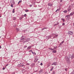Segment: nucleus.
I'll return each instance as SVG.
<instances>
[{
    "mask_svg": "<svg viewBox=\"0 0 74 74\" xmlns=\"http://www.w3.org/2000/svg\"><path fill=\"white\" fill-rule=\"evenodd\" d=\"M25 40V39H24V38H22L20 40V41L21 42H22V41H23V43H25V42H26V41H27V42H29V41L30 40V38H27V39H25V40Z\"/></svg>",
    "mask_w": 74,
    "mask_h": 74,
    "instance_id": "nucleus-1",
    "label": "nucleus"
},
{
    "mask_svg": "<svg viewBox=\"0 0 74 74\" xmlns=\"http://www.w3.org/2000/svg\"><path fill=\"white\" fill-rule=\"evenodd\" d=\"M69 56L70 58H71V59H73L74 58V55L73 54H72V55L71 54H69Z\"/></svg>",
    "mask_w": 74,
    "mask_h": 74,
    "instance_id": "nucleus-2",
    "label": "nucleus"
},
{
    "mask_svg": "<svg viewBox=\"0 0 74 74\" xmlns=\"http://www.w3.org/2000/svg\"><path fill=\"white\" fill-rule=\"evenodd\" d=\"M73 34V32H72L69 31H68V34L69 35H72Z\"/></svg>",
    "mask_w": 74,
    "mask_h": 74,
    "instance_id": "nucleus-3",
    "label": "nucleus"
},
{
    "mask_svg": "<svg viewBox=\"0 0 74 74\" xmlns=\"http://www.w3.org/2000/svg\"><path fill=\"white\" fill-rule=\"evenodd\" d=\"M11 4H13V5H14L15 4V2L14 1V0H11V1L10 2Z\"/></svg>",
    "mask_w": 74,
    "mask_h": 74,
    "instance_id": "nucleus-4",
    "label": "nucleus"
},
{
    "mask_svg": "<svg viewBox=\"0 0 74 74\" xmlns=\"http://www.w3.org/2000/svg\"><path fill=\"white\" fill-rule=\"evenodd\" d=\"M65 59L66 60V61H67L68 60H69L70 59H69V58H68V57L67 56H66L65 57Z\"/></svg>",
    "mask_w": 74,
    "mask_h": 74,
    "instance_id": "nucleus-5",
    "label": "nucleus"
},
{
    "mask_svg": "<svg viewBox=\"0 0 74 74\" xmlns=\"http://www.w3.org/2000/svg\"><path fill=\"white\" fill-rule=\"evenodd\" d=\"M58 64L57 62H53L51 64V65H54V66H56Z\"/></svg>",
    "mask_w": 74,
    "mask_h": 74,
    "instance_id": "nucleus-6",
    "label": "nucleus"
},
{
    "mask_svg": "<svg viewBox=\"0 0 74 74\" xmlns=\"http://www.w3.org/2000/svg\"><path fill=\"white\" fill-rule=\"evenodd\" d=\"M48 28L47 27H44L43 28H42V29H41L42 31L44 30V29H47Z\"/></svg>",
    "mask_w": 74,
    "mask_h": 74,
    "instance_id": "nucleus-7",
    "label": "nucleus"
},
{
    "mask_svg": "<svg viewBox=\"0 0 74 74\" xmlns=\"http://www.w3.org/2000/svg\"><path fill=\"white\" fill-rule=\"evenodd\" d=\"M66 62L67 63H68V64H70L71 63V62H70V60L68 61H66Z\"/></svg>",
    "mask_w": 74,
    "mask_h": 74,
    "instance_id": "nucleus-8",
    "label": "nucleus"
},
{
    "mask_svg": "<svg viewBox=\"0 0 74 74\" xmlns=\"http://www.w3.org/2000/svg\"><path fill=\"white\" fill-rule=\"evenodd\" d=\"M21 66L22 67V69H24V68H25V65L23 64H22V65H21Z\"/></svg>",
    "mask_w": 74,
    "mask_h": 74,
    "instance_id": "nucleus-9",
    "label": "nucleus"
},
{
    "mask_svg": "<svg viewBox=\"0 0 74 74\" xmlns=\"http://www.w3.org/2000/svg\"><path fill=\"white\" fill-rule=\"evenodd\" d=\"M48 5L50 6V7H52V4L49 3L48 4Z\"/></svg>",
    "mask_w": 74,
    "mask_h": 74,
    "instance_id": "nucleus-10",
    "label": "nucleus"
},
{
    "mask_svg": "<svg viewBox=\"0 0 74 74\" xmlns=\"http://www.w3.org/2000/svg\"><path fill=\"white\" fill-rule=\"evenodd\" d=\"M74 12H72L70 14V16H72V15H74Z\"/></svg>",
    "mask_w": 74,
    "mask_h": 74,
    "instance_id": "nucleus-11",
    "label": "nucleus"
},
{
    "mask_svg": "<svg viewBox=\"0 0 74 74\" xmlns=\"http://www.w3.org/2000/svg\"><path fill=\"white\" fill-rule=\"evenodd\" d=\"M43 72V69H41L39 71V73H42Z\"/></svg>",
    "mask_w": 74,
    "mask_h": 74,
    "instance_id": "nucleus-12",
    "label": "nucleus"
},
{
    "mask_svg": "<svg viewBox=\"0 0 74 74\" xmlns=\"http://www.w3.org/2000/svg\"><path fill=\"white\" fill-rule=\"evenodd\" d=\"M32 48V46H29L27 48V49L28 50H29V49H30V48Z\"/></svg>",
    "mask_w": 74,
    "mask_h": 74,
    "instance_id": "nucleus-13",
    "label": "nucleus"
},
{
    "mask_svg": "<svg viewBox=\"0 0 74 74\" xmlns=\"http://www.w3.org/2000/svg\"><path fill=\"white\" fill-rule=\"evenodd\" d=\"M70 15H67L65 16V17H66L67 18H70Z\"/></svg>",
    "mask_w": 74,
    "mask_h": 74,
    "instance_id": "nucleus-14",
    "label": "nucleus"
},
{
    "mask_svg": "<svg viewBox=\"0 0 74 74\" xmlns=\"http://www.w3.org/2000/svg\"><path fill=\"white\" fill-rule=\"evenodd\" d=\"M48 49H50V50H51V51H54V49H52L51 48H48Z\"/></svg>",
    "mask_w": 74,
    "mask_h": 74,
    "instance_id": "nucleus-15",
    "label": "nucleus"
},
{
    "mask_svg": "<svg viewBox=\"0 0 74 74\" xmlns=\"http://www.w3.org/2000/svg\"><path fill=\"white\" fill-rule=\"evenodd\" d=\"M59 22H56V24H54V25H59Z\"/></svg>",
    "mask_w": 74,
    "mask_h": 74,
    "instance_id": "nucleus-16",
    "label": "nucleus"
},
{
    "mask_svg": "<svg viewBox=\"0 0 74 74\" xmlns=\"http://www.w3.org/2000/svg\"><path fill=\"white\" fill-rule=\"evenodd\" d=\"M71 10V9L70 8H69L67 10L68 11H69V12H70Z\"/></svg>",
    "mask_w": 74,
    "mask_h": 74,
    "instance_id": "nucleus-17",
    "label": "nucleus"
},
{
    "mask_svg": "<svg viewBox=\"0 0 74 74\" xmlns=\"http://www.w3.org/2000/svg\"><path fill=\"white\" fill-rule=\"evenodd\" d=\"M64 41H63L61 42L60 43V45H62V44H63L64 43Z\"/></svg>",
    "mask_w": 74,
    "mask_h": 74,
    "instance_id": "nucleus-18",
    "label": "nucleus"
},
{
    "mask_svg": "<svg viewBox=\"0 0 74 74\" xmlns=\"http://www.w3.org/2000/svg\"><path fill=\"white\" fill-rule=\"evenodd\" d=\"M25 11L26 12H29V10H25Z\"/></svg>",
    "mask_w": 74,
    "mask_h": 74,
    "instance_id": "nucleus-19",
    "label": "nucleus"
},
{
    "mask_svg": "<svg viewBox=\"0 0 74 74\" xmlns=\"http://www.w3.org/2000/svg\"><path fill=\"white\" fill-rule=\"evenodd\" d=\"M51 37H52V36H51V35L49 36H48V39H49V38H51Z\"/></svg>",
    "mask_w": 74,
    "mask_h": 74,
    "instance_id": "nucleus-20",
    "label": "nucleus"
},
{
    "mask_svg": "<svg viewBox=\"0 0 74 74\" xmlns=\"http://www.w3.org/2000/svg\"><path fill=\"white\" fill-rule=\"evenodd\" d=\"M57 51L56 50H53V51H52L53 53H56V52Z\"/></svg>",
    "mask_w": 74,
    "mask_h": 74,
    "instance_id": "nucleus-21",
    "label": "nucleus"
},
{
    "mask_svg": "<svg viewBox=\"0 0 74 74\" xmlns=\"http://www.w3.org/2000/svg\"><path fill=\"white\" fill-rule=\"evenodd\" d=\"M32 53L33 54H34V55H36V53L35 52H33V51H32Z\"/></svg>",
    "mask_w": 74,
    "mask_h": 74,
    "instance_id": "nucleus-22",
    "label": "nucleus"
},
{
    "mask_svg": "<svg viewBox=\"0 0 74 74\" xmlns=\"http://www.w3.org/2000/svg\"><path fill=\"white\" fill-rule=\"evenodd\" d=\"M25 71H26L25 69H23L22 70V73H24V72H25Z\"/></svg>",
    "mask_w": 74,
    "mask_h": 74,
    "instance_id": "nucleus-23",
    "label": "nucleus"
},
{
    "mask_svg": "<svg viewBox=\"0 0 74 74\" xmlns=\"http://www.w3.org/2000/svg\"><path fill=\"white\" fill-rule=\"evenodd\" d=\"M61 20L63 21V22H65V20L64 18L61 19Z\"/></svg>",
    "mask_w": 74,
    "mask_h": 74,
    "instance_id": "nucleus-24",
    "label": "nucleus"
},
{
    "mask_svg": "<svg viewBox=\"0 0 74 74\" xmlns=\"http://www.w3.org/2000/svg\"><path fill=\"white\" fill-rule=\"evenodd\" d=\"M53 73H52V74H55V73H56L55 72V71H53Z\"/></svg>",
    "mask_w": 74,
    "mask_h": 74,
    "instance_id": "nucleus-25",
    "label": "nucleus"
},
{
    "mask_svg": "<svg viewBox=\"0 0 74 74\" xmlns=\"http://www.w3.org/2000/svg\"><path fill=\"white\" fill-rule=\"evenodd\" d=\"M13 13H14L15 12V9H13L12 11Z\"/></svg>",
    "mask_w": 74,
    "mask_h": 74,
    "instance_id": "nucleus-26",
    "label": "nucleus"
},
{
    "mask_svg": "<svg viewBox=\"0 0 74 74\" xmlns=\"http://www.w3.org/2000/svg\"><path fill=\"white\" fill-rule=\"evenodd\" d=\"M63 12H64V13H67V11L66 10H65L63 11Z\"/></svg>",
    "mask_w": 74,
    "mask_h": 74,
    "instance_id": "nucleus-27",
    "label": "nucleus"
},
{
    "mask_svg": "<svg viewBox=\"0 0 74 74\" xmlns=\"http://www.w3.org/2000/svg\"><path fill=\"white\" fill-rule=\"evenodd\" d=\"M64 70L66 71H67V70H68V69H67V68H66V69H65Z\"/></svg>",
    "mask_w": 74,
    "mask_h": 74,
    "instance_id": "nucleus-28",
    "label": "nucleus"
},
{
    "mask_svg": "<svg viewBox=\"0 0 74 74\" xmlns=\"http://www.w3.org/2000/svg\"><path fill=\"white\" fill-rule=\"evenodd\" d=\"M71 74H74V70L72 72Z\"/></svg>",
    "mask_w": 74,
    "mask_h": 74,
    "instance_id": "nucleus-29",
    "label": "nucleus"
},
{
    "mask_svg": "<svg viewBox=\"0 0 74 74\" xmlns=\"http://www.w3.org/2000/svg\"><path fill=\"white\" fill-rule=\"evenodd\" d=\"M16 19V17H13V20H15Z\"/></svg>",
    "mask_w": 74,
    "mask_h": 74,
    "instance_id": "nucleus-30",
    "label": "nucleus"
},
{
    "mask_svg": "<svg viewBox=\"0 0 74 74\" xmlns=\"http://www.w3.org/2000/svg\"><path fill=\"white\" fill-rule=\"evenodd\" d=\"M16 30H17V31H19V29L18 28H16Z\"/></svg>",
    "mask_w": 74,
    "mask_h": 74,
    "instance_id": "nucleus-31",
    "label": "nucleus"
},
{
    "mask_svg": "<svg viewBox=\"0 0 74 74\" xmlns=\"http://www.w3.org/2000/svg\"><path fill=\"white\" fill-rule=\"evenodd\" d=\"M24 48H26V47H27V46L25 45L24 46Z\"/></svg>",
    "mask_w": 74,
    "mask_h": 74,
    "instance_id": "nucleus-32",
    "label": "nucleus"
},
{
    "mask_svg": "<svg viewBox=\"0 0 74 74\" xmlns=\"http://www.w3.org/2000/svg\"><path fill=\"white\" fill-rule=\"evenodd\" d=\"M63 26H64V25H65V23H62V25Z\"/></svg>",
    "mask_w": 74,
    "mask_h": 74,
    "instance_id": "nucleus-33",
    "label": "nucleus"
},
{
    "mask_svg": "<svg viewBox=\"0 0 74 74\" xmlns=\"http://www.w3.org/2000/svg\"><path fill=\"white\" fill-rule=\"evenodd\" d=\"M11 6L12 7H13V4H11Z\"/></svg>",
    "mask_w": 74,
    "mask_h": 74,
    "instance_id": "nucleus-34",
    "label": "nucleus"
},
{
    "mask_svg": "<svg viewBox=\"0 0 74 74\" xmlns=\"http://www.w3.org/2000/svg\"><path fill=\"white\" fill-rule=\"evenodd\" d=\"M29 6H30V7H32V5H29Z\"/></svg>",
    "mask_w": 74,
    "mask_h": 74,
    "instance_id": "nucleus-35",
    "label": "nucleus"
},
{
    "mask_svg": "<svg viewBox=\"0 0 74 74\" xmlns=\"http://www.w3.org/2000/svg\"><path fill=\"white\" fill-rule=\"evenodd\" d=\"M29 52H33V51H32V50H29Z\"/></svg>",
    "mask_w": 74,
    "mask_h": 74,
    "instance_id": "nucleus-36",
    "label": "nucleus"
},
{
    "mask_svg": "<svg viewBox=\"0 0 74 74\" xmlns=\"http://www.w3.org/2000/svg\"><path fill=\"white\" fill-rule=\"evenodd\" d=\"M53 35H54V34H51V36H53Z\"/></svg>",
    "mask_w": 74,
    "mask_h": 74,
    "instance_id": "nucleus-37",
    "label": "nucleus"
},
{
    "mask_svg": "<svg viewBox=\"0 0 74 74\" xmlns=\"http://www.w3.org/2000/svg\"><path fill=\"white\" fill-rule=\"evenodd\" d=\"M24 16L25 17H26V14H24Z\"/></svg>",
    "mask_w": 74,
    "mask_h": 74,
    "instance_id": "nucleus-38",
    "label": "nucleus"
},
{
    "mask_svg": "<svg viewBox=\"0 0 74 74\" xmlns=\"http://www.w3.org/2000/svg\"><path fill=\"white\" fill-rule=\"evenodd\" d=\"M40 65H41V66H42V63H40Z\"/></svg>",
    "mask_w": 74,
    "mask_h": 74,
    "instance_id": "nucleus-39",
    "label": "nucleus"
},
{
    "mask_svg": "<svg viewBox=\"0 0 74 74\" xmlns=\"http://www.w3.org/2000/svg\"><path fill=\"white\" fill-rule=\"evenodd\" d=\"M70 1L71 2H73V0H70Z\"/></svg>",
    "mask_w": 74,
    "mask_h": 74,
    "instance_id": "nucleus-40",
    "label": "nucleus"
},
{
    "mask_svg": "<svg viewBox=\"0 0 74 74\" xmlns=\"http://www.w3.org/2000/svg\"><path fill=\"white\" fill-rule=\"evenodd\" d=\"M8 66V64H7L6 65V66Z\"/></svg>",
    "mask_w": 74,
    "mask_h": 74,
    "instance_id": "nucleus-41",
    "label": "nucleus"
},
{
    "mask_svg": "<svg viewBox=\"0 0 74 74\" xmlns=\"http://www.w3.org/2000/svg\"><path fill=\"white\" fill-rule=\"evenodd\" d=\"M53 70V69L51 68V69L50 71H52Z\"/></svg>",
    "mask_w": 74,
    "mask_h": 74,
    "instance_id": "nucleus-42",
    "label": "nucleus"
},
{
    "mask_svg": "<svg viewBox=\"0 0 74 74\" xmlns=\"http://www.w3.org/2000/svg\"><path fill=\"white\" fill-rule=\"evenodd\" d=\"M5 68H3V70H5Z\"/></svg>",
    "mask_w": 74,
    "mask_h": 74,
    "instance_id": "nucleus-43",
    "label": "nucleus"
},
{
    "mask_svg": "<svg viewBox=\"0 0 74 74\" xmlns=\"http://www.w3.org/2000/svg\"><path fill=\"white\" fill-rule=\"evenodd\" d=\"M12 74H15V72H14L13 73H12Z\"/></svg>",
    "mask_w": 74,
    "mask_h": 74,
    "instance_id": "nucleus-44",
    "label": "nucleus"
},
{
    "mask_svg": "<svg viewBox=\"0 0 74 74\" xmlns=\"http://www.w3.org/2000/svg\"><path fill=\"white\" fill-rule=\"evenodd\" d=\"M62 1H63V0H60V2H62Z\"/></svg>",
    "mask_w": 74,
    "mask_h": 74,
    "instance_id": "nucleus-45",
    "label": "nucleus"
},
{
    "mask_svg": "<svg viewBox=\"0 0 74 74\" xmlns=\"http://www.w3.org/2000/svg\"><path fill=\"white\" fill-rule=\"evenodd\" d=\"M19 2H20V3H21V2H22V1H19Z\"/></svg>",
    "mask_w": 74,
    "mask_h": 74,
    "instance_id": "nucleus-46",
    "label": "nucleus"
},
{
    "mask_svg": "<svg viewBox=\"0 0 74 74\" xmlns=\"http://www.w3.org/2000/svg\"><path fill=\"white\" fill-rule=\"evenodd\" d=\"M57 10V11H59V10L58 9Z\"/></svg>",
    "mask_w": 74,
    "mask_h": 74,
    "instance_id": "nucleus-47",
    "label": "nucleus"
},
{
    "mask_svg": "<svg viewBox=\"0 0 74 74\" xmlns=\"http://www.w3.org/2000/svg\"><path fill=\"white\" fill-rule=\"evenodd\" d=\"M1 46H0V49H1Z\"/></svg>",
    "mask_w": 74,
    "mask_h": 74,
    "instance_id": "nucleus-48",
    "label": "nucleus"
},
{
    "mask_svg": "<svg viewBox=\"0 0 74 74\" xmlns=\"http://www.w3.org/2000/svg\"><path fill=\"white\" fill-rule=\"evenodd\" d=\"M54 48H55V49H56V48H57V47H55Z\"/></svg>",
    "mask_w": 74,
    "mask_h": 74,
    "instance_id": "nucleus-49",
    "label": "nucleus"
},
{
    "mask_svg": "<svg viewBox=\"0 0 74 74\" xmlns=\"http://www.w3.org/2000/svg\"><path fill=\"white\" fill-rule=\"evenodd\" d=\"M19 2H18V4H19Z\"/></svg>",
    "mask_w": 74,
    "mask_h": 74,
    "instance_id": "nucleus-50",
    "label": "nucleus"
},
{
    "mask_svg": "<svg viewBox=\"0 0 74 74\" xmlns=\"http://www.w3.org/2000/svg\"><path fill=\"white\" fill-rule=\"evenodd\" d=\"M1 17V15L0 14V18Z\"/></svg>",
    "mask_w": 74,
    "mask_h": 74,
    "instance_id": "nucleus-51",
    "label": "nucleus"
},
{
    "mask_svg": "<svg viewBox=\"0 0 74 74\" xmlns=\"http://www.w3.org/2000/svg\"><path fill=\"white\" fill-rule=\"evenodd\" d=\"M74 5V4H72L71 5Z\"/></svg>",
    "mask_w": 74,
    "mask_h": 74,
    "instance_id": "nucleus-52",
    "label": "nucleus"
},
{
    "mask_svg": "<svg viewBox=\"0 0 74 74\" xmlns=\"http://www.w3.org/2000/svg\"><path fill=\"white\" fill-rule=\"evenodd\" d=\"M58 11V10H57L56 11V12H57Z\"/></svg>",
    "mask_w": 74,
    "mask_h": 74,
    "instance_id": "nucleus-53",
    "label": "nucleus"
},
{
    "mask_svg": "<svg viewBox=\"0 0 74 74\" xmlns=\"http://www.w3.org/2000/svg\"><path fill=\"white\" fill-rule=\"evenodd\" d=\"M38 60V59H37V60H36V61H37Z\"/></svg>",
    "mask_w": 74,
    "mask_h": 74,
    "instance_id": "nucleus-54",
    "label": "nucleus"
},
{
    "mask_svg": "<svg viewBox=\"0 0 74 74\" xmlns=\"http://www.w3.org/2000/svg\"><path fill=\"white\" fill-rule=\"evenodd\" d=\"M51 69H53V67H52Z\"/></svg>",
    "mask_w": 74,
    "mask_h": 74,
    "instance_id": "nucleus-55",
    "label": "nucleus"
},
{
    "mask_svg": "<svg viewBox=\"0 0 74 74\" xmlns=\"http://www.w3.org/2000/svg\"><path fill=\"white\" fill-rule=\"evenodd\" d=\"M73 26H74V23H73Z\"/></svg>",
    "mask_w": 74,
    "mask_h": 74,
    "instance_id": "nucleus-56",
    "label": "nucleus"
},
{
    "mask_svg": "<svg viewBox=\"0 0 74 74\" xmlns=\"http://www.w3.org/2000/svg\"><path fill=\"white\" fill-rule=\"evenodd\" d=\"M32 11V12H33V10Z\"/></svg>",
    "mask_w": 74,
    "mask_h": 74,
    "instance_id": "nucleus-57",
    "label": "nucleus"
},
{
    "mask_svg": "<svg viewBox=\"0 0 74 74\" xmlns=\"http://www.w3.org/2000/svg\"><path fill=\"white\" fill-rule=\"evenodd\" d=\"M1 38V36H0V38Z\"/></svg>",
    "mask_w": 74,
    "mask_h": 74,
    "instance_id": "nucleus-58",
    "label": "nucleus"
},
{
    "mask_svg": "<svg viewBox=\"0 0 74 74\" xmlns=\"http://www.w3.org/2000/svg\"><path fill=\"white\" fill-rule=\"evenodd\" d=\"M61 27H62V26H61Z\"/></svg>",
    "mask_w": 74,
    "mask_h": 74,
    "instance_id": "nucleus-59",
    "label": "nucleus"
}]
</instances>
